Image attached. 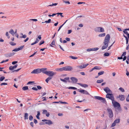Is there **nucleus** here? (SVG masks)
<instances>
[{
	"label": "nucleus",
	"instance_id": "2",
	"mask_svg": "<svg viewBox=\"0 0 129 129\" xmlns=\"http://www.w3.org/2000/svg\"><path fill=\"white\" fill-rule=\"evenodd\" d=\"M110 39V35L109 34L107 35L105 38L103 43L104 45L108 43Z\"/></svg>",
	"mask_w": 129,
	"mask_h": 129
},
{
	"label": "nucleus",
	"instance_id": "55",
	"mask_svg": "<svg viewBox=\"0 0 129 129\" xmlns=\"http://www.w3.org/2000/svg\"><path fill=\"white\" fill-rule=\"evenodd\" d=\"M37 87L38 89L39 90H40L42 88V87H41V86H37Z\"/></svg>",
	"mask_w": 129,
	"mask_h": 129
},
{
	"label": "nucleus",
	"instance_id": "43",
	"mask_svg": "<svg viewBox=\"0 0 129 129\" xmlns=\"http://www.w3.org/2000/svg\"><path fill=\"white\" fill-rule=\"evenodd\" d=\"M88 64H89L88 63L83 64V66H82V69L85 68L88 65Z\"/></svg>",
	"mask_w": 129,
	"mask_h": 129
},
{
	"label": "nucleus",
	"instance_id": "47",
	"mask_svg": "<svg viewBox=\"0 0 129 129\" xmlns=\"http://www.w3.org/2000/svg\"><path fill=\"white\" fill-rule=\"evenodd\" d=\"M14 69L13 67L12 66H10L9 68V69L10 70H13Z\"/></svg>",
	"mask_w": 129,
	"mask_h": 129
},
{
	"label": "nucleus",
	"instance_id": "18",
	"mask_svg": "<svg viewBox=\"0 0 129 129\" xmlns=\"http://www.w3.org/2000/svg\"><path fill=\"white\" fill-rule=\"evenodd\" d=\"M47 121L48 122H45V124H48L49 125H50V124L53 123L50 120H48Z\"/></svg>",
	"mask_w": 129,
	"mask_h": 129
},
{
	"label": "nucleus",
	"instance_id": "58",
	"mask_svg": "<svg viewBox=\"0 0 129 129\" xmlns=\"http://www.w3.org/2000/svg\"><path fill=\"white\" fill-rule=\"evenodd\" d=\"M59 102H60V103H61V104H68V103L67 102H62L60 101H59Z\"/></svg>",
	"mask_w": 129,
	"mask_h": 129
},
{
	"label": "nucleus",
	"instance_id": "28",
	"mask_svg": "<svg viewBox=\"0 0 129 129\" xmlns=\"http://www.w3.org/2000/svg\"><path fill=\"white\" fill-rule=\"evenodd\" d=\"M104 29L103 28L100 27V32L103 33L104 32Z\"/></svg>",
	"mask_w": 129,
	"mask_h": 129
},
{
	"label": "nucleus",
	"instance_id": "64",
	"mask_svg": "<svg viewBox=\"0 0 129 129\" xmlns=\"http://www.w3.org/2000/svg\"><path fill=\"white\" fill-rule=\"evenodd\" d=\"M72 32V30H68V34H70Z\"/></svg>",
	"mask_w": 129,
	"mask_h": 129
},
{
	"label": "nucleus",
	"instance_id": "59",
	"mask_svg": "<svg viewBox=\"0 0 129 129\" xmlns=\"http://www.w3.org/2000/svg\"><path fill=\"white\" fill-rule=\"evenodd\" d=\"M7 85V83H2L1 84V86Z\"/></svg>",
	"mask_w": 129,
	"mask_h": 129
},
{
	"label": "nucleus",
	"instance_id": "40",
	"mask_svg": "<svg viewBox=\"0 0 129 129\" xmlns=\"http://www.w3.org/2000/svg\"><path fill=\"white\" fill-rule=\"evenodd\" d=\"M58 4V3H55L54 4H52L48 6H56Z\"/></svg>",
	"mask_w": 129,
	"mask_h": 129
},
{
	"label": "nucleus",
	"instance_id": "29",
	"mask_svg": "<svg viewBox=\"0 0 129 129\" xmlns=\"http://www.w3.org/2000/svg\"><path fill=\"white\" fill-rule=\"evenodd\" d=\"M106 35V34L105 33H103L101 34H100L98 35V36L100 37H102L105 36Z\"/></svg>",
	"mask_w": 129,
	"mask_h": 129
},
{
	"label": "nucleus",
	"instance_id": "46",
	"mask_svg": "<svg viewBox=\"0 0 129 129\" xmlns=\"http://www.w3.org/2000/svg\"><path fill=\"white\" fill-rule=\"evenodd\" d=\"M92 51H96V50H98L99 49V48H97V47H96V48H92Z\"/></svg>",
	"mask_w": 129,
	"mask_h": 129
},
{
	"label": "nucleus",
	"instance_id": "21",
	"mask_svg": "<svg viewBox=\"0 0 129 129\" xmlns=\"http://www.w3.org/2000/svg\"><path fill=\"white\" fill-rule=\"evenodd\" d=\"M66 88L70 89H71L76 90H79V89H77L76 88L73 87H67Z\"/></svg>",
	"mask_w": 129,
	"mask_h": 129
},
{
	"label": "nucleus",
	"instance_id": "52",
	"mask_svg": "<svg viewBox=\"0 0 129 129\" xmlns=\"http://www.w3.org/2000/svg\"><path fill=\"white\" fill-rule=\"evenodd\" d=\"M45 42L44 41H41L39 43V45H40L43 44Z\"/></svg>",
	"mask_w": 129,
	"mask_h": 129
},
{
	"label": "nucleus",
	"instance_id": "27",
	"mask_svg": "<svg viewBox=\"0 0 129 129\" xmlns=\"http://www.w3.org/2000/svg\"><path fill=\"white\" fill-rule=\"evenodd\" d=\"M127 30H129V28H126L124 29V30L123 31V32L125 34H128L127 31Z\"/></svg>",
	"mask_w": 129,
	"mask_h": 129
},
{
	"label": "nucleus",
	"instance_id": "26",
	"mask_svg": "<svg viewBox=\"0 0 129 129\" xmlns=\"http://www.w3.org/2000/svg\"><path fill=\"white\" fill-rule=\"evenodd\" d=\"M52 79V77H49L45 80V81L46 82L48 83V82Z\"/></svg>",
	"mask_w": 129,
	"mask_h": 129
},
{
	"label": "nucleus",
	"instance_id": "62",
	"mask_svg": "<svg viewBox=\"0 0 129 129\" xmlns=\"http://www.w3.org/2000/svg\"><path fill=\"white\" fill-rule=\"evenodd\" d=\"M17 63V61H14L12 62V64L13 65H14Z\"/></svg>",
	"mask_w": 129,
	"mask_h": 129
},
{
	"label": "nucleus",
	"instance_id": "31",
	"mask_svg": "<svg viewBox=\"0 0 129 129\" xmlns=\"http://www.w3.org/2000/svg\"><path fill=\"white\" fill-rule=\"evenodd\" d=\"M78 68L81 69H82V65L78 66H77L75 68V70H76L77 69H78Z\"/></svg>",
	"mask_w": 129,
	"mask_h": 129
},
{
	"label": "nucleus",
	"instance_id": "19",
	"mask_svg": "<svg viewBox=\"0 0 129 129\" xmlns=\"http://www.w3.org/2000/svg\"><path fill=\"white\" fill-rule=\"evenodd\" d=\"M56 70L58 71H64V67L61 68L56 69Z\"/></svg>",
	"mask_w": 129,
	"mask_h": 129
},
{
	"label": "nucleus",
	"instance_id": "12",
	"mask_svg": "<svg viewBox=\"0 0 129 129\" xmlns=\"http://www.w3.org/2000/svg\"><path fill=\"white\" fill-rule=\"evenodd\" d=\"M104 91L107 93H108V92L111 93V91L109 89V87H106L104 89Z\"/></svg>",
	"mask_w": 129,
	"mask_h": 129
},
{
	"label": "nucleus",
	"instance_id": "17",
	"mask_svg": "<svg viewBox=\"0 0 129 129\" xmlns=\"http://www.w3.org/2000/svg\"><path fill=\"white\" fill-rule=\"evenodd\" d=\"M77 84L78 85H79L80 86H82V87H84V88H86L87 87H88V85L87 84H82L81 83H77Z\"/></svg>",
	"mask_w": 129,
	"mask_h": 129
},
{
	"label": "nucleus",
	"instance_id": "42",
	"mask_svg": "<svg viewBox=\"0 0 129 129\" xmlns=\"http://www.w3.org/2000/svg\"><path fill=\"white\" fill-rule=\"evenodd\" d=\"M70 57L72 59H76L78 58V57H77L74 56H70Z\"/></svg>",
	"mask_w": 129,
	"mask_h": 129
},
{
	"label": "nucleus",
	"instance_id": "35",
	"mask_svg": "<svg viewBox=\"0 0 129 129\" xmlns=\"http://www.w3.org/2000/svg\"><path fill=\"white\" fill-rule=\"evenodd\" d=\"M104 80L103 79H101L99 80H98L96 81V82L98 83H101L103 82Z\"/></svg>",
	"mask_w": 129,
	"mask_h": 129
},
{
	"label": "nucleus",
	"instance_id": "9",
	"mask_svg": "<svg viewBox=\"0 0 129 129\" xmlns=\"http://www.w3.org/2000/svg\"><path fill=\"white\" fill-rule=\"evenodd\" d=\"M79 92L81 93H83V94L91 95L87 91L84 89L81 90L79 91Z\"/></svg>",
	"mask_w": 129,
	"mask_h": 129
},
{
	"label": "nucleus",
	"instance_id": "51",
	"mask_svg": "<svg viewBox=\"0 0 129 129\" xmlns=\"http://www.w3.org/2000/svg\"><path fill=\"white\" fill-rule=\"evenodd\" d=\"M9 60V59H7L5 60H3L1 62H0V63H3L4 62H7V61H8Z\"/></svg>",
	"mask_w": 129,
	"mask_h": 129
},
{
	"label": "nucleus",
	"instance_id": "13",
	"mask_svg": "<svg viewBox=\"0 0 129 129\" xmlns=\"http://www.w3.org/2000/svg\"><path fill=\"white\" fill-rule=\"evenodd\" d=\"M47 69L46 68L40 69L41 73L42 72L43 73L46 74L47 71H46Z\"/></svg>",
	"mask_w": 129,
	"mask_h": 129
},
{
	"label": "nucleus",
	"instance_id": "4",
	"mask_svg": "<svg viewBox=\"0 0 129 129\" xmlns=\"http://www.w3.org/2000/svg\"><path fill=\"white\" fill-rule=\"evenodd\" d=\"M106 98L111 100L112 101L114 99L113 95L112 94L108 93L106 95Z\"/></svg>",
	"mask_w": 129,
	"mask_h": 129
},
{
	"label": "nucleus",
	"instance_id": "60",
	"mask_svg": "<svg viewBox=\"0 0 129 129\" xmlns=\"http://www.w3.org/2000/svg\"><path fill=\"white\" fill-rule=\"evenodd\" d=\"M30 20L33 21H38L37 19H30Z\"/></svg>",
	"mask_w": 129,
	"mask_h": 129
},
{
	"label": "nucleus",
	"instance_id": "6",
	"mask_svg": "<svg viewBox=\"0 0 129 129\" xmlns=\"http://www.w3.org/2000/svg\"><path fill=\"white\" fill-rule=\"evenodd\" d=\"M64 71H71L73 70V67L70 66H67L64 67Z\"/></svg>",
	"mask_w": 129,
	"mask_h": 129
},
{
	"label": "nucleus",
	"instance_id": "63",
	"mask_svg": "<svg viewBox=\"0 0 129 129\" xmlns=\"http://www.w3.org/2000/svg\"><path fill=\"white\" fill-rule=\"evenodd\" d=\"M32 89L35 90H37L38 89L36 87H33L32 88Z\"/></svg>",
	"mask_w": 129,
	"mask_h": 129
},
{
	"label": "nucleus",
	"instance_id": "41",
	"mask_svg": "<svg viewBox=\"0 0 129 129\" xmlns=\"http://www.w3.org/2000/svg\"><path fill=\"white\" fill-rule=\"evenodd\" d=\"M9 43L12 46H15L16 45V43L13 42H10Z\"/></svg>",
	"mask_w": 129,
	"mask_h": 129
},
{
	"label": "nucleus",
	"instance_id": "3",
	"mask_svg": "<svg viewBox=\"0 0 129 129\" xmlns=\"http://www.w3.org/2000/svg\"><path fill=\"white\" fill-rule=\"evenodd\" d=\"M94 98L95 99L100 100L101 102L104 103H106V101L105 98L99 96H95Z\"/></svg>",
	"mask_w": 129,
	"mask_h": 129
},
{
	"label": "nucleus",
	"instance_id": "38",
	"mask_svg": "<svg viewBox=\"0 0 129 129\" xmlns=\"http://www.w3.org/2000/svg\"><path fill=\"white\" fill-rule=\"evenodd\" d=\"M114 122L116 123H118L120 122V119H117L114 121Z\"/></svg>",
	"mask_w": 129,
	"mask_h": 129
},
{
	"label": "nucleus",
	"instance_id": "16",
	"mask_svg": "<svg viewBox=\"0 0 129 129\" xmlns=\"http://www.w3.org/2000/svg\"><path fill=\"white\" fill-rule=\"evenodd\" d=\"M69 79V77H65L64 79H62L61 78L60 79V80L65 83H67V81L66 80H68Z\"/></svg>",
	"mask_w": 129,
	"mask_h": 129
},
{
	"label": "nucleus",
	"instance_id": "48",
	"mask_svg": "<svg viewBox=\"0 0 129 129\" xmlns=\"http://www.w3.org/2000/svg\"><path fill=\"white\" fill-rule=\"evenodd\" d=\"M119 89L122 92H124V89H123V88L122 87H120L119 88Z\"/></svg>",
	"mask_w": 129,
	"mask_h": 129
},
{
	"label": "nucleus",
	"instance_id": "22",
	"mask_svg": "<svg viewBox=\"0 0 129 129\" xmlns=\"http://www.w3.org/2000/svg\"><path fill=\"white\" fill-rule=\"evenodd\" d=\"M28 114L27 113H25L24 114V119H28Z\"/></svg>",
	"mask_w": 129,
	"mask_h": 129
},
{
	"label": "nucleus",
	"instance_id": "15",
	"mask_svg": "<svg viewBox=\"0 0 129 129\" xmlns=\"http://www.w3.org/2000/svg\"><path fill=\"white\" fill-rule=\"evenodd\" d=\"M71 79L72 80L73 83H76L78 81V79L75 77H72L71 78Z\"/></svg>",
	"mask_w": 129,
	"mask_h": 129
},
{
	"label": "nucleus",
	"instance_id": "49",
	"mask_svg": "<svg viewBox=\"0 0 129 129\" xmlns=\"http://www.w3.org/2000/svg\"><path fill=\"white\" fill-rule=\"evenodd\" d=\"M116 123L114 122L111 125V127H113L115 126L116 125Z\"/></svg>",
	"mask_w": 129,
	"mask_h": 129
},
{
	"label": "nucleus",
	"instance_id": "50",
	"mask_svg": "<svg viewBox=\"0 0 129 129\" xmlns=\"http://www.w3.org/2000/svg\"><path fill=\"white\" fill-rule=\"evenodd\" d=\"M26 37V35L25 34L24 35H23L22 36L20 37V38H25Z\"/></svg>",
	"mask_w": 129,
	"mask_h": 129
},
{
	"label": "nucleus",
	"instance_id": "56",
	"mask_svg": "<svg viewBox=\"0 0 129 129\" xmlns=\"http://www.w3.org/2000/svg\"><path fill=\"white\" fill-rule=\"evenodd\" d=\"M34 122L35 124H36L38 123L37 120L36 119H34Z\"/></svg>",
	"mask_w": 129,
	"mask_h": 129
},
{
	"label": "nucleus",
	"instance_id": "36",
	"mask_svg": "<svg viewBox=\"0 0 129 129\" xmlns=\"http://www.w3.org/2000/svg\"><path fill=\"white\" fill-rule=\"evenodd\" d=\"M22 89L23 90H28V87L27 86H25L23 87L22 88Z\"/></svg>",
	"mask_w": 129,
	"mask_h": 129
},
{
	"label": "nucleus",
	"instance_id": "14",
	"mask_svg": "<svg viewBox=\"0 0 129 129\" xmlns=\"http://www.w3.org/2000/svg\"><path fill=\"white\" fill-rule=\"evenodd\" d=\"M121 101H123L124 100V96L122 95H119L118 97Z\"/></svg>",
	"mask_w": 129,
	"mask_h": 129
},
{
	"label": "nucleus",
	"instance_id": "23",
	"mask_svg": "<svg viewBox=\"0 0 129 129\" xmlns=\"http://www.w3.org/2000/svg\"><path fill=\"white\" fill-rule=\"evenodd\" d=\"M103 45L102 48V49L104 50L106 49L108 47V43H107L106 45Z\"/></svg>",
	"mask_w": 129,
	"mask_h": 129
},
{
	"label": "nucleus",
	"instance_id": "45",
	"mask_svg": "<svg viewBox=\"0 0 129 129\" xmlns=\"http://www.w3.org/2000/svg\"><path fill=\"white\" fill-rule=\"evenodd\" d=\"M57 16H59V15H60V16L61 17H63V16L62 15V13H57Z\"/></svg>",
	"mask_w": 129,
	"mask_h": 129
},
{
	"label": "nucleus",
	"instance_id": "8",
	"mask_svg": "<svg viewBox=\"0 0 129 129\" xmlns=\"http://www.w3.org/2000/svg\"><path fill=\"white\" fill-rule=\"evenodd\" d=\"M40 69H37L34 70L31 73L32 74H38L41 73Z\"/></svg>",
	"mask_w": 129,
	"mask_h": 129
},
{
	"label": "nucleus",
	"instance_id": "33",
	"mask_svg": "<svg viewBox=\"0 0 129 129\" xmlns=\"http://www.w3.org/2000/svg\"><path fill=\"white\" fill-rule=\"evenodd\" d=\"M51 20L50 19H49L48 20L45 21L44 22H42V23H49L51 22Z\"/></svg>",
	"mask_w": 129,
	"mask_h": 129
},
{
	"label": "nucleus",
	"instance_id": "32",
	"mask_svg": "<svg viewBox=\"0 0 129 129\" xmlns=\"http://www.w3.org/2000/svg\"><path fill=\"white\" fill-rule=\"evenodd\" d=\"M123 37L125 38V40H126V44H127L128 42V38L127 37L125 36L124 34L123 35Z\"/></svg>",
	"mask_w": 129,
	"mask_h": 129
},
{
	"label": "nucleus",
	"instance_id": "44",
	"mask_svg": "<svg viewBox=\"0 0 129 129\" xmlns=\"http://www.w3.org/2000/svg\"><path fill=\"white\" fill-rule=\"evenodd\" d=\"M33 118L32 115H30L29 116V119L30 121H32L33 119Z\"/></svg>",
	"mask_w": 129,
	"mask_h": 129
},
{
	"label": "nucleus",
	"instance_id": "7",
	"mask_svg": "<svg viewBox=\"0 0 129 129\" xmlns=\"http://www.w3.org/2000/svg\"><path fill=\"white\" fill-rule=\"evenodd\" d=\"M107 111H108L109 113V116L110 118H112L113 116V114L112 111L111 109L108 108L107 109Z\"/></svg>",
	"mask_w": 129,
	"mask_h": 129
},
{
	"label": "nucleus",
	"instance_id": "20",
	"mask_svg": "<svg viewBox=\"0 0 129 129\" xmlns=\"http://www.w3.org/2000/svg\"><path fill=\"white\" fill-rule=\"evenodd\" d=\"M9 33L11 34L13 36H14V31L13 29H11L9 31Z\"/></svg>",
	"mask_w": 129,
	"mask_h": 129
},
{
	"label": "nucleus",
	"instance_id": "53",
	"mask_svg": "<svg viewBox=\"0 0 129 129\" xmlns=\"http://www.w3.org/2000/svg\"><path fill=\"white\" fill-rule=\"evenodd\" d=\"M37 51L35 52L33 54H32L30 56H29V57H33V56H34L37 53Z\"/></svg>",
	"mask_w": 129,
	"mask_h": 129
},
{
	"label": "nucleus",
	"instance_id": "24",
	"mask_svg": "<svg viewBox=\"0 0 129 129\" xmlns=\"http://www.w3.org/2000/svg\"><path fill=\"white\" fill-rule=\"evenodd\" d=\"M52 45H55V41L54 40H53L51 44H50V46L51 47H53V46H52Z\"/></svg>",
	"mask_w": 129,
	"mask_h": 129
},
{
	"label": "nucleus",
	"instance_id": "61",
	"mask_svg": "<svg viewBox=\"0 0 129 129\" xmlns=\"http://www.w3.org/2000/svg\"><path fill=\"white\" fill-rule=\"evenodd\" d=\"M126 101L127 102H129V94H128L127 96Z\"/></svg>",
	"mask_w": 129,
	"mask_h": 129
},
{
	"label": "nucleus",
	"instance_id": "54",
	"mask_svg": "<svg viewBox=\"0 0 129 129\" xmlns=\"http://www.w3.org/2000/svg\"><path fill=\"white\" fill-rule=\"evenodd\" d=\"M126 52H123V53L121 55L122 56H125V55H126Z\"/></svg>",
	"mask_w": 129,
	"mask_h": 129
},
{
	"label": "nucleus",
	"instance_id": "11",
	"mask_svg": "<svg viewBox=\"0 0 129 129\" xmlns=\"http://www.w3.org/2000/svg\"><path fill=\"white\" fill-rule=\"evenodd\" d=\"M24 47V45L21 46L20 47L14 49L12 50L13 51L17 52L20 50H22Z\"/></svg>",
	"mask_w": 129,
	"mask_h": 129
},
{
	"label": "nucleus",
	"instance_id": "1",
	"mask_svg": "<svg viewBox=\"0 0 129 129\" xmlns=\"http://www.w3.org/2000/svg\"><path fill=\"white\" fill-rule=\"evenodd\" d=\"M112 102L114 107L115 108L117 107L116 109H117L118 111H120L121 110V108L119 103L115 101L114 99V100L113 101H112Z\"/></svg>",
	"mask_w": 129,
	"mask_h": 129
},
{
	"label": "nucleus",
	"instance_id": "10",
	"mask_svg": "<svg viewBox=\"0 0 129 129\" xmlns=\"http://www.w3.org/2000/svg\"><path fill=\"white\" fill-rule=\"evenodd\" d=\"M15 53L12 52L10 53H8L4 54L5 56L6 57H10L13 56L15 54Z\"/></svg>",
	"mask_w": 129,
	"mask_h": 129
},
{
	"label": "nucleus",
	"instance_id": "25",
	"mask_svg": "<svg viewBox=\"0 0 129 129\" xmlns=\"http://www.w3.org/2000/svg\"><path fill=\"white\" fill-rule=\"evenodd\" d=\"M94 30L96 32H100V27H97L94 29Z\"/></svg>",
	"mask_w": 129,
	"mask_h": 129
},
{
	"label": "nucleus",
	"instance_id": "5",
	"mask_svg": "<svg viewBox=\"0 0 129 129\" xmlns=\"http://www.w3.org/2000/svg\"><path fill=\"white\" fill-rule=\"evenodd\" d=\"M56 74V73H54L52 71H47L46 74L49 77H52L53 75Z\"/></svg>",
	"mask_w": 129,
	"mask_h": 129
},
{
	"label": "nucleus",
	"instance_id": "39",
	"mask_svg": "<svg viewBox=\"0 0 129 129\" xmlns=\"http://www.w3.org/2000/svg\"><path fill=\"white\" fill-rule=\"evenodd\" d=\"M47 113V111L46 110H44L43 111L42 114H46Z\"/></svg>",
	"mask_w": 129,
	"mask_h": 129
},
{
	"label": "nucleus",
	"instance_id": "37",
	"mask_svg": "<svg viewBox=\"0 0 129 129\" xmlns=\"http://www.w3.org/2000/svg\"><path fill=\"white\" fill-rule=\"evenodd\" d=\"M104 55L105 56H109L110 54L108 52H106L104 54Z\"/></svg>",
	"mask_w": 129,
	"mask_h": 129
},
{
	"label": "nucleus",
	"instance_id": "30",
	"mask_svg": "<svg viewBox=\"0 0 129 129\" xmlns=\"http://www.w3.org/2000/svg\"><path fill=\"white\" fill-rule=\"evenodd\" d=\"M101 69V68L99 66H96L93 68V69H96V70H100Z\"/></svg>",
	"mask_w": 129,
	"mask_h": 129
},
{
	"label": "nucleus",
	"instance_id": "57",
	"mask_svg": "<svg viewBox=\"0 0 129 129\" xmlns=\"http://www.w3.org/2000/svg\"><path fill=\"white\" fill-rule=\"evenodd\" d=\"M34 123L33 122H31L30 123V125L33 127L34 126Z\"/></svg>",
	"mask_w": 129,
	"mask_h": 129
},
{
	"label": "nucleus",
	"instance_id": "34",
	"mask_svg": "<svg viewBox=\"0 0 129 129\" xmlns=\"http://www.w3.org/2000/svg\"><path fill=\"white\" fill-rule=\"evenodd\" d=\"M104 72L103 71H101L98 73V76H100L101 75L103 74L104 73Z\"/></svg>",
	"mask_w": 129,
	"mask_h": 129
}]
</instances>
